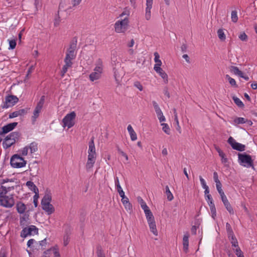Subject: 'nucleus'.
<instances>
[{
    "label": "nucleus",
    "instance_id": "bb28decb",
    "mask_svg": "<svg viewBox=\"0 0 257 257\" xmlns=\"http://www.w3.org/2000/svg\"><path fill=\"white\" fill-rule=\"evenodd\" d=\"M28 148L30 150L31 153H34L38 150V144L35 142H33L30 144Z\"/></svg>",
    "mask_w": 257,
    "mask_h": 257
},
{
    "label": "nucleus",
    "instance_id": "052dcab7",
    "mask_svg": "<svg viewBox=\"0 0 257 257\" xmlns=\"http://www.w3.org/2000/svg\"><path fill=\"white\" fill-rule=\"evenodd\" d=\"M51 250L48 249L46 251H45L43 255V257H50L51 254Z\"/></svg>",
    "mask_w": 257,
    "mask_h": 257
},
{
    "label": "nucleus",
    "instance_id": "b1692460",
    "mask_svg": "<svg viewBox=\"0 0 257 257\" xmlns=\"http://www.w3.org/2000/svg\"><path fill=\"white\" fill-rule=\"evenodd\" d=\"M228 237L229 239L230 240L232 246H234L235 247L238 246V241H237L234 234H233L232 235L228 236Z\"/></svg>",
    "mask_w": 257,
    "mask_h": 257
},
{
    "label": "nucleus",
    "instance_id": "423d86ee",
    "mask_svg": "<svg viewBox=\"0 0 257 257\" xmlns=\"http://www.w3.org/2000/svg\"><path fill=\"white\" fill-rule=\"evenodd\" d=\"M52 200V196L50 194H46L41 201L42 209L47 213L48 215L52 214L55 209L53 206L50 204Z\"/></svg>",
    "mask_w": 257,
    "mask_h": 257
},
{
    "label": "nucleus",
    "instance_id": "c9c22d12",
    "mask_svg": "<svg viewBox=\"0 0 257 257\" xmlns=\"http://www.w3.org/2000/svg\"><path fill=\"white\" fill-rule=\"evenodd\" d=\"M234 122L235 124H243L247 122V119L243 117H236L234 119Z\"/></svg>",
    "mask_w": 257,
    "mask_h": 257
},
{
    "label": "nucleus",
    "instance_id": "774afa93",
    "mask_svg": "<svg viewBox=\"0 0 257 257\" xmlns=\"http://www.w3.org/2000/svg\"><path fill=\"white\" fill-rule=\"evenodd\" d=\"M182 57L184 59H185L187 63H190V58L187 54H184Z\"/></svg>",
    "mask_w": 257,
    "mask_h": 257
},
{
    "label": "nucleus",
    "instance_id": "aec40b11",
    "mask_svg": "<svg viewBox=\"0 0 257 257\" xmlns=\"http://www.w3.org/2000/svg\"><path fill=\"white\" fill-rule=\"evenodd\" d=\"M26 185L28 186L29 189L32 191L35 194L39 193L38 188L33 182L31 181H27L26 182Z\"/></svg>",
    "mask_w": 257,
    "mask_h": 257
},
{
    "label": "nucleus",
    "instance_id": "72a5a7b5",
    "mask_svg": "<svg viewBox=\"0 0 257 257\" xmlns=\"http://www.w3.org/2000/svg\"><path fill=\"white\" fill-rule=\"evenodd\" d=\"M161 125L162 126V130L163 132L166 134L169 135L170 134V129L168 124L165 123H162Z\"/></svg>",
    "mask_w": 257,
    "mask_h": 257
},
{
    "label": "nucleus",
    "instance_id": "f704fd0d",
    "mask_svg": "<svg viewBox=\"0 0 257 257\" xmlns=\"http://www.w3.org/2000/svg\"><path fill=\"white\" fill-rule=\"evenodd\" d=\"M45 96L43 95L41 97L40 100L38 102L36 107L42 109L45 102Z\"/></svg>",
    "mask_w": 257,
    "mask_h": 257
},
{
    "label": "nucleus",
    "instance_id": "ddd939ff",
    "mask_svg": "<svg viewBox=\"0 0 257 257\" xmlns=\"http://www.w3.org/2000/svg\"><path fill=\"white\" fill-rule=\"evenodd\" d=\"M4 108H9L14 106L19 100L18 98L14 95H9L6 97Z\"/></svg>",
    "mask_w": 257,
    "mask_h": 257
},
{
    "label": "nucleus",
    "instance_id": "5701e85b",
    "mask_svg": "<svg viewBox=\"0 0 257 257\" xmlns=\"http://www.w3.org/2000/svg\"><path fill=\"white\" fill-rule=\"evenodd\" d=\"M121 201L125 209L129 211L131 210L132 205L130 203L129 200L127 197H124V199L123 198H121Z\"/></svg>",
    "mask_w": 257,
    "mask_h": 257
},
{
    "label": "nucleus",
    "instance_id": "f3484780",
    "mask_svg": "<svg viewBox=\"0 0 257 257\" xmlns=\"http://www.w3.org/2000/svg\"><path fill=\"white\" fill-rule=\"evenodd\" d=\"M189 237V234L187 233L184 234L183 238V250L185 253H187L188 251Z\"/></svg>",
    "mask_w": 257,
    "mask_h": 257
},
{
    "label": "nucleus",
    "instance_id": "3c124183",
    "mask_svg": "<svg viewBox=\"0 0 257 257\" xmlns=\"http://www.w3.org/2000/svg\"><path fill=\"white\" fill-rule=\"evenodd\" d=\"M199 179H200V181L201 186H202V188L203 189L205 188L206 187H208L206 185V182H205L204 179L201 176H200Z\"/></svg>",
    "mask_w": 257,
    "mask_h": 257
},
{
    "label": "nucleus",
    "instance_id": "a878e982",
    "mask_svg": "<svg viewBox=\"0 0 257 257\" xmlns=\"http://www.w3.org/2000/svg\"><path fill=\"white\" fill-rule=\"evenodd\" d=\"M230 71L235 75L240 76L242 75V72L240 71L237 67L232 66L230 67Z\"/></svg>",
    "mask_w": 257,
    "mask_h": 257
},
{
    "label": "nucleus",
    "instance_id": "4468645a",
    "mask_svg": "<svg viewBox=\"0 0 257 257\" xmlns=\"http://www.w3.org/2000/svg\"><path fill=\"white\" fill-rule=\"evenodd\" d=\"M18 125V122H14L4 125L0 130V135H4L13 131Z\"/></svg>",
    "mask_w": 257,
    "mask_h": 257
},
{
    "label": "nucleus",
    "instance_id": "79ce46f5",
    "mask_svg": "<svg viewBox=\"0 0 257 257\" xmlns=\"http://www.w3.org/2000/svg\"><path fill=\"white\" fill-rule=\"evenodd\" d=\"M235 254L238 257H244L242 251L239 246L236 247L235 250Z\"/></svg>",
    "mask_w": 257,
    "mask_h": 257
},
{
    "label": "nucleus",
    "instance_id": "09e8293b",
    "mask_svg": "<svg viewBox=\"0 0 257 257\" xmlns=\"http://www.w3.org/2000/svg\"><path fill=\"white\" fill-rule=\"evenodd\" d=\"M131 140L133 141H135L137 139V134L135 131L133 132L132 133H129Z\"/></svg>",
    "mask_w": 257,
    "mask_h": 257
},
{
    "label": "nucleus",
    "instance_id": "393cba45",
    "mask_svg": "<svg viewBox=\"0 0 257 257\" xmlns=\"http://www.w3.org/2000/svg\"><path fill=\"white\" fill-rule=\"evenodd\" d=\"M152 103H153V106L154 107L155 112L157 115V116L158 117L160 115H161V114H163V113L161 109H160L159 105L158 104V103L155 101H153L152 102Z\"/></svg>",
    "mask_w": 257,
    "mask_h": 257
},
{
    "label": "nucleus",
    "instance_id": "49530a36",
    "mask_svg": "<svg viewBox=\"0 0 257 257\" xmlns=\"http://www.w3.org/2000/svg\"><path fill=\"white\" fill-rule=\"evenodd\" d=\"M116 189H117V192L119 193V195L120 196V197L121 198H123L124 199V197H125V195L124 192L123 191L121 187H118V188H117Z\"/></svg>",
    "mask_w": 257,
    "mask_h": 257
},
{
    "label": "nucleus",
    "instance_id": "a211bd4d",
    "mask_svg": "<svg viewBox=\"0 0 257 257\" xmlns=\"http://www.w3.org/2000/svg\"><path fill=\"white\" fill-rule=\"evenodd\" d=\"M2 191L0 192V195L2 196H6L7 195V194L11 191V190H13L14 189V186L12 187H6L4 185H1L0 187Z\"/></svg>",
    "mask_w": 257,
    "mask_h": 257
},
{
    "label": "nucleus",
    "instance_id": "20e7f679",
    "mask_svg": "<svg viewBox=\"0 0 257 257\" xmlns=\"http://www.w3.org/2000/svg\"><path fill=\"white\" fill-rule=\"evenodd\" d=\"M93 71L89 75L90 81L94 82L101 78L103 71V62L101 59H98L95 62Z\"/></svg>",
    "mask_w": 257,
    "mask_h": 257
},
{
    "label": "nucleus",
    "instance_id": "c85d7f7f",
    "mask_svg": "<svg viewBox=\"0 0 257 257\" xmlns=\"http://www.w3.org/2000/svg\"><path fill=\"white\" fill-rule=\"evenodd\" d=\"M232 99L234 101V102L239 107H243L244 106V104L241 100L238 97L235 96H233L232 97Z\"/></svg>",
    "mask_w": 257,
    "mask_h": 257
},
{
    "label": "nucleus",
    "instance_id": "a19ab883",
    "mask_svg": "<svg viewBox=\"0 0 257 257\" xmlns=\"http://www.w3.org/2000/svg\"><path fill=\"white\" fill-rule=\"evenodd\" d=\"M41 111V110L40 109L36 107H35V110L33 112V116L34 121H35L36 120V119L37 118H38Z\"/></svg>",
    "mask_w": 257,
    "mask_h": 257
},
{
    "label": "nucleus",
    "instance_id": "dca6fc26",
    "mask_svg": "<svg viewBox=\"0 0 257 257\" xmlns=\"http://www.w3.org/2000/svg\"><path fill=\"white\" fill-rule=\"evenodd\" d=\"M153 0L146 1V8L145 13V18L147 20H150L151 18V9L152 8Z\"/></svg>",
    "mask_w": 257,
    "mask_h": 257
},
{
    "label": "nucleus",
    "instance_id": "680f3d73",
    "mask_svg": "<svg viewBox=\"0 0 257 257\" xmlns=\"http://www.w3.org/2000/svg\"><path fill=\"white\" fill-rule=\"evenodd\" d=\"M161 65H154V69L157 73H158V72H159L162 70V69L161 68Z\"/></svg>",
    "mask_w": 257,
    "mask_h": 257
},
{
    "label": "nucleus",
    "instance_id": "f8f14e48",
    "mask_svg": "<svg viewBox=\"0 0 257 257\" xmlns=\"http://www.w3.org/2000/svg\"><path fill=\"white\" fill-rule=\"evenodd\" d=\"M227 142L234 150L240 152L244 151L245 150V145L236 142V141L232 137H230L228 138Z\"/></svg>",
    "mask_w": 257,
    "mask_h": 257
},
{
    "label": "nucleus",
    "instance_id": "13d9d810",
    "mask_svg": "<svg viewBox=\"0 0 257 257\" xmlns=\"http://www.w3.org/2000/svg\"><path fill=\"white\" fill-rule=\"evenodd\" d=\"M114 183L115 185L116 188L118 187H121V186L119 184V180L117 177L114 178Z\"/></svg>",
    "mask_w": 257,
    "mask_h": 257
},
{
    "label": "nucleus",
    "instance_id": "2eb2a0df",
    "mask_svg": "<svg viewBox=\"0 0 257 257\" xmlns=\"http://www.w3.org/2000/svg\"><path fill=\"white\" fill-rule=\"evenodd\" d=\"M114 77L116 83L119 84L124 74L121 67L113 68Z\"/></svg>",
    "mask_w": 257,
    "mask_h": 257
},
{
    "label": "nucleus",
    "instance_id": "6ab92c4d",
    "mask_svg": "<svg viewBox=\"0 0 257 257\" xmlns=\"http://www.w3.org/2000/svg\"><path fill=\"white\" fill-rule=\"evenodd\" d=\"M17 210L20 214H23L26 209V205L22 202H18L17 203Z\"/></svg>",
    "mask_w": 257,
    "mask_h": 257
},
{
    "label": "nucleus",
    "instance_id": "7ed1b4c3",
    "mask_svg": "<svg viewBox=\"0 0 257 257\" xmlns=\"http://www.w3.org/2000/svg\"><path fill=\"white\" fill-rule=\"evenodd\" d=\"M88 153V159L85 166L87 171H89L92 168L96 159V153L93 138L91 139V141L89 143Z\"/></svg>",
    "mask_w": 257,
    "mask_h": 257
},
{
    "label": "nucleus",
    "instance_id": "603ef678",
    "mask_svg": "<svg viewBox=\"0 0 257 257\" xmlns=\"http://www.w3.org/2000/svg\"><path fill=\"white\" fill-rule=\"evenodd\" d=\"M19 116L18 111H15L9 114V117L10 118H13Z\"/></svg>",
    "mask_w": 257,
    "mask_h": 257
},
{
    "label": "nucleus",
    "instance_id": "c03bdc74",
    "mask_svg": "<svg viewBox=\"0 0 257 257\" xmlns=\"http://www.w3.org/2000/svg\"><path fill=\"white\" fill-rule=\"evenodd\" d=\"M29 148L28 147L26 146L24 148H23L21 151L20 153L22 156H26L28 154Z\"/></svg>",
    "mask_w": 257,
    "mask_h": 257
},
{
    "label": "nucleus",
    "instance_id": "864d4df0",
    "mask_svg": "<svg viewBox=\"0 0 257 257\" xmlns=\"http://www.w3.org/2000/svg\"><path fill=\"white\" fill-rule=\"evenodd\" d=\"M247 35L245 34V33H242L239 36V38L241 41H246L247 39Z\"/></svg>",
    "mask_w": 257,
    "mask_h": 257
},
{
    "label": "nucleus",
    "instance_id": "2f4dec72",
    "mask_svg": "<svg viewBox=\"0 0 257 257\" xmlns=\"http://www.w3.org/2000/svg\"><path fill=\"white\" fill-rule=\"evenodd\" d=\"M219 156L221 158V162L224 165L228 163V159L225 157V154L222 151H218Z\"/></svg>",
    "mask_w": 257,
    "mask_h": 257
},
{
    "label": "nucleus",
    "instance_id": "c756f323",
    "mask_svg": "<svg viewBox=\"0 0 257 257\" xmlns=\"http://www.w3.org/2000/svg\"><path fill=\"white\" fill-rule=\"evenodd\" d=\"M165 190H166V194L167 196L168 200L169 201H172L174 197H173V194L171 192L168 186H166Z\"/></svg>",
    "mask_w": 257,
    "mask_h": 257
},
{
    "label": "nucleus",
    "instance_id": "f03ea898",
    "mask_svg": "<svg viewBox=\"0 0 257 257\" xmlns=\"http://www.w3.org/2000/svg\"><path fill=\"white\" fill-rule=\"evenodd\" d=\"M130 15V11L124 10L120 15L119 17L122 18L125 16L123 19L116 21L114 24L115 31L117 33H124L127 29L128 26V16Z\"/></svg>",
    "mask_w": 257,
    "mask_h": 257
},
{
    "label": "nucleus",
    "instance_id": "8fccbe9b",
    "mask_svg": "<svg viewBox=\"0 0 257 257\" xmlns=\"http://www.w3.org/2000/svg\"><path fill=\"white\" fill-rule=\"evenodd\" d=\"M39 198V193H37V194H35L34 196V204L35 207H36L38 206V199Z\"/></svg>",
    "mask_w": 257,
    "mask_h": 257
},
{
    "label": "nucleus",
    "instance_id": "39448f33",
    "mask_svg": "<svg viewBox=\"0 0 257 257\" xmlns=\"http://www.w3.org/2000/svg\"><path fill=\"white\" fill-rule=\"evenodd\" d=\"M21 137V134L19 132H14L6 137L3 142L4 149H7L18 142Z\"/></svg>",
    "mask_w": 257,
    "mask_h": 257
},
{
    "label": "nucleus",
    "instance_id": "cd10ccee",
    "mask_svg": "<svg viewBox=\"0 0 257 257\" xmlns=\"http://www.w3.org/2000/svg\"><path fill=\"white\" fill-rule=\"evenodd\" d=\"M225 79H227L229 84L235 88L237 87V85L236 84V81L234 79L231 78L229 75L226 74L225 75Z\"/></svg>",
    "mask_w": 257,
    "mask_h": 257
},
{
    "label": "nucleus",
    "instance_id": "5fc2aeb1",
    "mask_svg": "<svg viewBox=\"0 0 257 257\" xmlns=\"http://www.w3.org/2000/svg\"><path fill=\"white\" fill-rule=\"evenodd\" d=\"M213 179L215 183L218 182H220L219 179H218V176L217 172H214L213 173Z\"/></svg>",
    "mask_w": 257,
    "mask_h": 257
},
{
    "label": "nucleus",
    "instance_id": "412c9836",
    "mask_svg": "<svg viewBox=\"0 0 257 257\" xmlns=\"http://www.w3.org/2000/svg\"><path fill=\"white\" fill-rule=\"evenodd\" d=\"M151 231L155 235H158V231L156 228V223L155 220L148 222Z\"/></svg>",
    "mask_w": 257,
    "mask_h": 257
},
{
    "label": "nucleus",
    "instance_id": "473e14b6",
    "mask_svg": "<svg viewBox=\"0 0 257 257\" xmlns=\"http://www.w3.org/2000/svg\"><path fill=\"white\" fill-rule=\"evenodd\" d=\"M145 215L146 216L147 220L148 222H150L151 221H153L154 219V217L151 211V210H149L148 212H145Z\"/></svg>",
    "mask_w": 257,
    "mask_h": 257
},
{
    "label": "nucleus",
    "instance_id": "4c0bfd02",
    "mask_svg": "<svg viewBox=\"0 0 257 257\" xmlns=\"http://www.w3.org/2000/svg\"><path fill=\"white\" fill-rule=\"evenodd\" d=\"M217 34L218 38L221 40L224 41L225 40L226 37L222 29H219L217 31Z\"/></svg>",
    "mask_w": 257,
    "mask_h": 257
},
{
    "label": "nucleus",
    "instance_id": "6e6d98bb",
    "mask_svg": "<svg viewBox=\"0 0 257 257\" xmlns=\"http://www.w3.org/2000/svg\"><path fill=\"white\" fill-rule=\"evenodd\" d=\"M54 257H60V253L59 252L58 249L56 247L53 249Z\"/></svg>",
    "mask_w": 257,
    "mask_h": 257
},
{
    "label": "nucleus",
    "instance_id": "e433bc0d",
    "mask_svg": "<svg viewBox=\"0 0 257 257\" xmlns=\"http://www.w3.org/2000/svg\"><path fill=\"white\" fill-rule=\"evenodd\" d=\"M154 56H155L154 61H155V62L156 63L155 65H162V62H161V60L160 59V55L158 54V52H155L154 53Z\"/></svg>",
    "mask_w": 257,
    "mask_h": 257
},
{
    "label": "nucleus",
    "instance_id": "0eeeda50",
    "mask_svg": "<svg viewBox=\"0 0 257 257\" xmlns=\"http://www.w3.org/2000/svg\"><path fill=\"white\" fill-rule=\"evenodd\" d=\"M239 164L245 167L253 168V160L250 155L245 153L238 154Z\"/></svg>",
    "mask_w": 257,
    "mask_h": 257
},
{
    "label": "nucleus",
    "instance_id": "f257e3e1",
    "mask_svg": "<svg viewBox=\"0 0 257 257\" xmlns=\"http://www.w3.org/2000/svg\"><path fill=\"white\" fill-rule=\"evenodd\" d=\"M77 42L76 40H73L67 50L66 56L64 59L65 64L63 66L61 70V76L62 77H63L67 72L68 69L71 67L73 65L72 60L75 58L76 56V48Z\"/></svg>",
    "mask_w": 257,
    "mask_h": 257
},
{
    "label": "nucleus",
    "instance_id": "9d476101",
    "mask_svg": "<svg viewBox=\"0 0 257 257\" xmlns=\"http://www.w3.org/2000/svg\"><path fill=\"white\" fill-rule=\"evenodd\" d=\"M76 117V113L72 111L66 114L62 119V126L63 127H67L68 128L72 127L75 124L74 119Z\"/></svg>",
    "mask_w": 257,
    "mask_h": 257
},
{
    "label": "nucleus",
    "instance_id": "e2e57ef3",
    "mask_svg": "<svg viewBox=\"0 0 257 257\" xmlns=\"http://www.w3.org/2000/svg\"><path fill=\"white\" fill-rule=\"evenodd\" d=\"M17 111H18L19 116L23 115L26 114V109H21L18 110Z\"/></svg>",
    "mask_w": 257,
    "mask_h": 257
},
{
    "label": "nucleus",
    "instance_id": "7c9ffc66",
    "mask_svg": "<svg viewBox=\"0 0 257 257\" xmlns=\"http://www.w3.org/2000/svg\"><path fill=\"white\" fill-rule=\"evenodd\" d=\"M160 76L164 79V82L167 83L168 82V75L166 72L162 69L158 73Z\"/></svg>",
    "mask_w": 257,
    "mask_h": 257
},
{
    "label": "nucleus",
    "instance_id": "58836bf2",
    "mask_svg": "<svg viewBox=\"0 0 257 257\" xmlns=\"http://www.w3.org/2000/svg\"><path fill=\"white\" fill-rule=\"evenodd\" d=\"M231 18L232 21L234 23H236L237 21L238 17L237 12L236 11H233L231 12Z\"/></svg>",
    "mask_w": 257,
    "mask_h": 257
},
{
    "label": "nucleus",
    "instance_id": "ea45409f",
    "mask_svg": "<svg viewBox=\"0 0 257 257\" xmlns=\"http://www.w3.org/2000/svg\"><path fill=\"white\" fill-rule=\"evenodd\" d=\"M226 229L228 236L232 235L233 234H234L233 231L232 229L231 226L229 223H226Z\"/></svg>",
    "mask_w": 257,
    "mask_h": 257
},
{
    "label": "nucleus",
    "instance_id": "1a4fd4ad",
    "mask_svg": "<svg viewBox=\"0 0 257 257\" xmlns=\"http://www.w3.org/2000/svg\"><path fill=\"white\" fill-rule=\"evenodd\" d=\"M15 204V200L13 195L2 196L0 195V205L2 206L10 208L12 207Z\"/></svg>",
    "mask_w": 257,
    "mask_h": 257
},
{
    "label": "nucleus",
    "instance_id": "69168bd1",
    "mask_svg": "<svg viewBox=\"0 0 257 257\" xmlns=\"http://www.w3.org/2000/svg\"><path fill=\"white\" fill-rule=\"evenodd\" d=\"M33 70V66H31V67L29 68V70L27 71V74L26 76V78H29V76L32 72Z\"/></svg>",
    "mask_w": 257,
    "mask_h": 257
},
{
    "label": "nucleus",
    "instance_id": "0e129e2a",
    "mask_svg": "<svg viewBox=\"0 0 257 257\" xmlns=\"http://www.w3.org/2000/svg\"><path fill=\"white\" fill-rule=\"evenodd\" d=\"M35 240L34 239H30L27 242V246L29 247L34 243Z\"/></svg>",
    "mask_w": 257,
    "mask_h": 257
},
{
    "label": "nucleus",
    "instance_id": "4d7b16f0",
    "mask_svg": "<svg viewBox=\"0 0 257 257\" xmlns=\"http://www.w3.org/2000/svg\"><path fill=\"white\" fill-rule=\"evenodd\" d=\"M210 211L212 214V217L214 218L216 215V208L215 207H211Z\"/></svg>",
    "mask_w": 257,
    "mask_h": 257
},
{
    "label": "nucleus",
    "instance_id": "a18cd8bd",
    "mask_svg": "<svg viewBox=\"0 0 257 257\" xmlns=\"http://www.w3.org/2000/svg\"><path fill=\"white\" fill-rule=\"evenodd\" d=\"M16 46V41L15 40H11L9 41L10 49H14Z\"/></svg>",
    "mask_w": 257,
    "mask_h": 257
},
{
    "label": "nucleus",
    "instance_id": "37998d69",
    "mask_svg": "<svg viewBox=\"0 0 257 257\" xmlns=\"http://www.w3.org/2000/svg\"><path fill=\"white\" fill-rule=\"evenodd\" d=\"M96 254L97 257H105L103 251L100 247H98L97 248Z\"/></svg>",
    "mask_w": 257,
    "mask_h": 257
},
{
    "label": "nucleus",
    "instance_id": "de8ad7c7",
    "mask_svg": "<svg viewBox=\"0 0 257 257\" xmlns=\"http://www.w3.org/2000/svg\"><path fill=\"white\" fill-rule=\"evenodd\" d=\"M134 86L137 88L140 91L143 90V87L139 81H136L134 82Z\"/></svg>",
    "mask_w": 257,
    "mask_h": 257
},
{
    "label": "nucleus",
    "instance_id": "9b49d317",
    "mask_svg": "<svg viewBox=\"0 0 257 257\" xmlns=\"http://www.w3.org/2000/svg\"><path fill=\"white\" fill-rule=\"evenodd\" d=\"M33 232L35 234H38V229L36 226L32 225L23 229L21 232V236L26 238L27 236L32 235Z\"/></svg>",
    "mask_w": 257,
    "mask_h": 257
},
{
    "label": "nucleus",
    "instance_id": "6e6552de",
    "mask_svg": "<svg viewBox=\"0 0 257 257\" xmlns=\"http://www.w3.org/2000/svg\"><path fill=\"white\" fill-rule=\"evenodd\" d=\"M10 164L13 168H20L26 165V161L23 158L20 157L18 154H16L12 157Z\"/></svg>",
    "mask_w": 257,
    "mask_h": 257
},
{
    "label": "nucleus",
    "instance_id": "4be33fe9",
    "mask_svg": "<svg viewBox=\"0 0 257 257\" xmlns=\"http://www.w3.org/2000/svg\"><path fill=\"white\" fill-rule=\"evenodd\" d=\"M222 201L223 202L224 206L225 207L227 210L229 212V213L231 214H233L234 213L233 210L230 203L229 202L227 198H226L222 200Z\"/></svg>",
    "mask_w": 257,
    "mask_h": 257
},
{
    "label": "nucleus",
    "instance_id": "bf43d9fd",
    "mask_svg": "<svg viewBox=\"0 0 257 257\" xmlns=\"http://www.w3.org/2000/svg\"><path fill=\"white\" fill-rule=\"evenodd\" d=\"M82 0H72V4L73 7L78 6L80 4Z\"/></svg>",
    "mask_w": 257,
    "mask_h": 257
},
{
    "label": "nucleus",
    "instance_id": "338daca9",
    "mask_svg": "<svg viewBox=\"0 0 257 257\" xmlns=\"http://www.w3.org/2000/svg\"><path fill=\"white\" fill-rule=\"evenodd\" d=\"M158 117V119H159V121L161 122L166 121L165 117L164 116L163 114H161V115H160Z\"/></svg>",
    "mask_w": 257,
    "mask_h": 257
}]
</instances>
